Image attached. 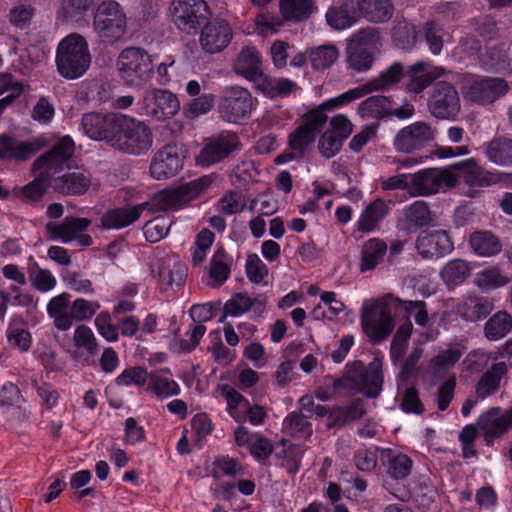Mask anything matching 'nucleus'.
<instances>
[{
    "label": "nucleus",
    "mask_w": 512,
    "mask_h": 512,
    "mask_svg": "<svg viewBox=\"0 0 512 512\" xmlns=\"http://www.w3.org/2000/svg\"><path fill=\"white\" fill-rule=\"evenodd\" d=\"M186 266L176 258H167L163 260L157 268L158 284L161 290L166 291L169 288L180 286L186 279Z\"/></svg>",
    "instance_id": "obj_35"
},
{
    "label": "nucleus",
    "mask_w": 512,
    "mask_h": 512,
    "mask_svg": "<svg viewBox=\"0 0 512 512\" xmlns=\"http://www.w3.org/2000/svg\"><path fill=\"white\" fill-rule=\"evenodd\" d=\"M91 185L90 175L85 171H75L64 174L57 179L56 187L63 193L82 195Z\"/></svg>",
    "instance_id": "obj_46"
},
{
    "label": "nucleus",
    "mask_w": 512,
    "mask_h": 512,
    "mask_svg": "<svg viewBox=\"0 0 512 512\" xmlns=\"http://www.w3.org/2000/svg\"><path fill=\"white\" fill-rule=\"evenodd\" d=\"M222 395L227 403L228 414L238 423L245 421L246 414L249 408V402L235 389L224 386Z\"/></svg>",
    "instance_id": "obj_53"
},
{
    "label": "nucleus",
    "mask_w": 512,
    "mask_h": 512,
    "mask_svg": "<svg viewBox=\"0 0 512 512\" xmlns=\"http://www.w3.org/2000/svg\"><path fill=\"white\" fill-rule=\"evenodd\" d=\"M509 87L501 78H470L465 95L474 102L489 104L505 95Z\"/></svg>",
    "instance_id": "obj_20"
},
{
    "label": "nucleus",
    "mask_w": 512,
    "mask_h": 512,
    "mask_svg": "<svg viewBox=\"0 0 512 512\" xmlns=\"http://www.w3.org/2000/svg\"><path fill=\"white\" fill-rule=\"evenodd\" d=\"M254 108L255 100L251 93L240 86L226 88L219 103L220 116L230 123L247 118Z\"/></svg>",
    "instance_id": "obj_11"
},
{
    "label": "nucleus",
    "mask_w": 512,
    "mask_h": 512,
    "mask_svg": "<svg viewBox=\"0 0 512 512\" xmlns=\"http://www.w3.org/2000/svg\"><path fill=\"white\" fill-rule=\"evenodd\" d=\"M139 113L155 121L173 118L180 110L178 96L166 89L147 90L138 103Z\"/></svg>",
    "instance_id": "obj_9"
},
{
    "label": "nucleus",
    "mask_w": 512,
    "mask_h": 512,
    "mask_svg": "<svg viewBox=\"0 0 512 512\" xmlns=\"http://www.w3.org/2000/svg\"><path fill=\"white\" fill-rule=\"evenodd\" d=\"M116 126L111 146L134 155L142 154L151 148L152 133L142 121L120 114Z\"/></svg>",
    "instance_id": "obj_4"
},
{
    "label": "nucleus",
    "mask_w": 512,
    "mask_h": 512,
    "mask_svg": "<svg viewBox=\"0 0 512 512\" xmlns=\"http://www.w3.org/2000/svg\"><path fill=\"white\" fill-rule=\"evenodd\" d=\"M274 453L277 458L283 460L282 465L290 473H295L298 470L302 458V449L299 446L293 445L287 440H282L274 447Z\"/></svg>",
    "instance_id": "obj_56"
},
{
    "label": "nucleus",
    "mask_w": 512,
    "mask_h": 512,
    "mask_svg": "<svg viewBox=\"0 0 512 512\" xmlns=\"http://www.w3.org/2000/svg\"><path fill=\"white\" fill-rule=\"evenodd\" d=\"M507 372L506 364L499 362L494 364L479 380L476 393L481 399L492 395L499 388L501 379Z\"/></svg>",
    "instance_id": "obj_48"
},
{
    "label": "nucleus",
    "mask_w": 512,
    "mask_h": 512,
    "mask_svg": "<svg viewBox=\"0 0 512 512\" xmlns=\"http://www.w3.org/2000/svg\"><path fill=\"white\" fill-rule=\"evenodd\" d=\"M418 254L423 258H440L453 250V242L444 230L420 235L416 241Z\"/></svg>",
    "instance_id": "obj_26"
},
{
    "label": "nucleus",
    "mask_w": 512,
    "mask_h": 512,
    "mask_svg": "<svg viewBox=\"0 0 512 512\" xmlns=\"http://www.w3.org/2000/svg\"><path fill=\"white\" fill-rule=\"evenodd\" d=\"M402 71V66L398 63H394L378 78L365 83V86L369 89V93L386 89L400 80Z\"/></svg>",
    "instance_id": "obj_62"
},
{
    "label": "nucleus",
    "mask_w": 512,
    "mask_h": 512,
    "mask_svg": "<svg viewBox=\"0 0 512 512\" xmlns=\"http://www.w3.org/2000/svg\"><path fill=\"white\" fill-rule=\"evenodd\" d=\"M445 74L447 73L442 67H433L426 62L415 63L410 69L411 86L416 92L422 91Z\"/></svg>",
    "instance_id": "obj_43"
},
{
    "label": "nucleus",
    "mask_w": 512,
    "mask_h": 512,
    "mask_svg": "<svg viewBox=\"0 0 512 512\" xmlns=\"http://www.w3.org/2000/svg\"><path fill=\"white\" fill-rule=\"evenodd\" d=\"M99 309L100 303L98 301L76 298L71 303L72 324L74 321L81 322L90 320Z\"/></svg>",
    "instance_id": "obj_63"
},
{
    "label": "nucleus",
    "mask_w": 512,
    "mask_h": 512,
    "mask_svg": "<svg viewBox=\"0 0 512 512\" xmlns=\"http://www.w3.org/2000/svg\"><path fill=\"white\" fill-rule=\"evenodd\" d=\"M464 350L465 347L460 344L439 350L429 362L430 371L435 376L446 373L459 361Z\"/></svg>",
    "instance_id": "obj_44"
},
{
    "label": "nucleus",
    "mask_w": 512,
    "mask_h": 512,
    "mask_svg": "<svg viewBox=\"0 0 512 512\" xmlns=\"http://www.w3.org/2000/svg\"><path fill=\"white\" fill-rule=\"evenodd\" d=\"M8 344L21 352L29 350L32 344V336L27 328L26 322L19 316H13L6 330Z\"/></svg>",
    "instance_id": "obj_40"
},
{
    "label": "nucleus",
    "mask_w": 512,
    "mask_h": 512,
    "mask_svg": "<svg viewBox=\"0 0 512 512\" xmlns=\"http://www.w3.org/2000/svg\"><path fill=\"white\" fill-rule=\"evenodd\" d=\"M230 258L223 249H218L210 262L207 284L211 287L221 286L230 275Z\"/></svg>",
    "instance_id": "obj_49"
},
{
    "label": "nucleus",
    "mask_w": 512,
    "mask_h": 512,
    "mask_svg": "<svg viewBox=\"0 0 512 512\" xmlns=\"http://www.w3.org/2000/svg\"><path fill=\"white\" fill-rule=\"evenodd\" d=\"M119 115L94 112L84 114L81 121L82 131L93 140H104L110 144L113 134L116 133Z\"/></svg>",
    "instance_id": "obj_24"
},
{
    "label": "nucleus",
    "mask_w": 512,
    "mask_h": 512,
    "mask_svg": "<svg viewBox=\"0 0 512 512\" xmlns=\"http://www.w3.org/2000/svg\"><path fill=\"white\" fill-rule=\"evenodd\" d=\"M453 176V187L463 181L470 187H486L497 181L495 174L484 170L473 158L462 160L449 167Z\"/></svg>",
    "instance_id": "obj_19"
},
{
    "label": "nucleus",
    "mask_w": 512,
    "mask_h": 512,
    "mask_svg": "<svg viewBox=\"0 0 512 512\" xmlns=\"http://www.w3.org/2000/svg\"><path fill=\"white\" fill-rule=\"evenodd\" d=\"M389 210L390 206L386 201L380 198L375 199L358 218L356 222L358 230L365 233L374 231L387 216Z\"/></svg>",
    "instance_id": "obj_38"
},
{
    "label": "nucleus",
    "mask_w": 512,
    "mask_h": 512,
    "mask_svg": "<svg viewBox=\"0 0 512 512\" xmlns=\"http://www.w3.org/2000/svg\"><path fill=\"white\" fill-rule=\"evenodd\" d=\"M27 273L31 285L41 293H48L57 285V279L53 273L41 268L33 257L29 258Z\"/></svg>",
    "instance_id": "obj_50"
},
{
    "label": "nucleus",
    "mask_w": 512,
    "mask_h": 512,
    "mask_svg": "<svg viewBox=\"0 0 512 512\" xmlns=\"http://www.w3.org/2000/svg\"><path fill=\"white\" fill-rule=\"evenodd\" d=\"M144 209L145 205L140 204L109 210L101 219L102 226L105 229H121L129 226L140 218Z\"/></svg>",
    "instance_id": "obj_37"
},
{
    "label": "nucleus",
    "mask_w": 512,
    "mask_h": 512,
    "mask_svg": "<svg viewBox=\"0 0 512 512\" xmlns=\"http://www.w3.org/2000/svg\"><path fill=\"white\" fill-rule=\"evenodd\" d=\"M74 149V141L70 136L59 138L49 152L34 162L33 169L37 174L36 179L23 187L14 188V195L22 196L29 201L39 200L46 191L50 178L64 168L70 167Z\"/></svg>",
    "instance_id": "obj_1"
},
{
    "label": "nucleus",
    "mask_w": 512,
    "mask_h": 512,
    "mask_svg": "<svg viewBox=\"0 0 512 512\" xmlns=\"http://www.w3.org/2000/svg\"><path fill=\"white\" fill-rule=\"evenodd\" d=\"M392 105L385 96H372L358 106V114L362 119H377L391 114Z\"/></svg>",
    "instance_id": "obj_52"
},
{
    "label": "nucleus",
    "mask_w": 512,
    "mask_h": 512,
    "mask_svg": "<svg viewBox=\"0 0 512 512\" xmlns=\"http://www.w3.org/2000/svg\"><path fill=\"white\" fill-rule=\"evenodd\" d=\"M478 426L487 438L502 435L512 427V408L506 413H501L499 408L490 409L479 417Z\"/></svg>",
    "instance_id": "obj_34"
},
{
    "label": "nucleus",
    "mask_w": 512,
    "mask_h": 512,
    "mask_svg": "<svg viewBox=\"0 0 512 512\" xmlns=\"http://www.w3.org/2000/svg\"><path fill=\"white\" fill-rule=\"evenodd\" d=\"M40 140L29 141L15 135H0V160L23 162L31 158L41 147Z\"/></svg>",
    "instance_id": "obj_23"
},
{
    "label": "nucleus",
    "mask_w": 512,
    "mask_h": 512,
    "mask_svg": "<svg viewBox=\"0 0 512 512\" xmlns=\"http://www.w3.org/2000/svg\"><path fill=\"white\" fill-rule=\"evenodd\" d=\"M369 93V89L364 85L349 89L335 97L329 98L316 107L312 108L310 116L316 118L320 122L327 121V112L342 109L347 107L350 103L359 100Z\"/></svg>",
    "instance_id": "obj_27"
},
{
    "label": "nucleus",
    "mask_w": 512,
    "mask_h": 512,
    "mask_svg": "<svg viewBox=\"0 0 512 512\" xmlns=\"http://www.w3.org/2000/svg\"><path fill=\"white\" fill-rule=\"evenodd\" d=\"M326 24L334 31L350 29L357 23L348 0H333L325 12Z\"/></svg>",
    "instance_id": "obj_33"
},
{
    "label": "nucleus",
    "mask_w": 512,
    "mask_h": 512,
    "mask_svg": "<svg viewBox=\"0 0 512 512\" xmlns=\"http://www.w3.org/2000/svg\"><path fill=\"white\" fill-rule=\"evenodd\" d=\"M239 148L238 136L234 133L223 132L205 145L197 156L196 163L202 167L211 166Z\"/></svg>",
    "instance_id": "obj_21"
},
{
    "label": "nucleus",
    "mask_w": 512,
    "mask_h": 512,
    "mask_svg": "<svg viewBox=\"0 0 512 512\" xmlns=\"http://www.w3.org/2000/svg\"><path fill=\"white\" fill-rule=\"evenodd\" d=\"M311 114L312 109L304 114L302 124L289 135V147L296 155H303L311 148L325 124L314 119Z\"/></svg>",
    "instance_id": "obj_25"
},
{
    "label": "nucleus",
    "mask_w": 512,
    "mask_h": 512,
    "mask_svg": "<svg viewBox=\"0 0 512 512\" xmlns=\"http://www.w3.org/2000/svg\"><path fill=\"white\" fill-rule=\"evenodd\" d=\"M484 154L491 163L497 166H512V139L494 138L484 146Z\"/></svg>",
    "instance_id": "obj_42"
},
{
    "label": "nucleus",
    "mask_w": 512,
    "mask_h": 512,
    "mask_svg": "<svg viewBox=\"0 0 512 512\" xmlns=\"http://www.w3.org/2000/svg\"><path fill=\"white\" fill-rule=\"evenodd\" d=\"M380 46L379 33L375 28L357 30L350 37L346 48V63L350 70L366 72L371 69L374 54Z\"/></svg>",
    "instance_id": "obj_5"
},
{
    "label": "nucleus",
    "mask_w": 512,
    "mask_h": 512,
    "mask_svg": "<svg viewBox=\"0 0 512 512\" xmlns=\"http://www.w3.org/2000/svg\"><path fill=\"white\" fill-rule=\"evenodd\" d=\"M99 0H61L58 13L63 18L78 19L94 8Z\"/></svg>",
    "instance_id": "obj_61"
},
{
    "label": "nucleus",
    "mask_w": 512,
    "mask_h": 512,
    "mask_svg": "<svg viewBox=\"0 0 512 512\" xmlns=\"http://www.w3.org/2000/svg\"><path fill=\"white\" fill-rule=\"evenodd\" d=\"M119 78L130 87H142L151 77L153 57L145 49L131 46L123 49L115 62Z\"/></svg>",
    "instance_id": "obj_3"
},
{
    "label": "nucleus",
    "mask_w": 512,
    "mask_h": 512,
    "mask_svg": "<svg viewBox=\"0 0 512 512\" xmlns=\"http://www.w3.org/2000/svg\"><path fill=\"white\" fill-rule=\"evenodd\" d=\"M255 86L269 98L286 97L298 90L297 84L288 78H273L265 74Z\"/></svg>",
    "instance_id": "obj_41"
},
{
    "label": "nucleus",
    "mask_w": 512,
    "mask_h": 512,
    "mask_svg": "<svg viewBox=\"0 0 512 512\" xmlns=\"http://www.w3.org/2000/svg\"><path fill=\"white\" fill-rule=\"evenodd\" d=\"M349 378L364 395L376 397L383 382L381 359L375 358L367 367L362 363H355L349 371Z\"/></svg>",
    "instance_id": "obj_17"
},
{
    "label": "nucleus",
    "mask_w": 512,
    "mask_h": 512,
    "mask_svg": "<svg viewBox=\"0 0 512 512\" xmlns=\"http://www.w3.org/2000/svg\"><path fill=\"white\" fill-rule=\"evenodd\" d=\"M184 155L177 145H166L155 153L150 164V175L156 180H165L182 170Z\"/></svg>",
    "instance_id": "obj_15"
},
{
    "label": "nucleus",
    "mask_w": 512,
    "mask_h": 512,
    "mask_svg": "<svg viewBox=\"0 0 512 512\" xmlns=\"http://www.w3.org/2000/svg\"><path fill=\"white\" fill-rule=\"evenodd\" d=\"M90 63L88 44L81 35L69 34L58 44L56 66L62 77L77 79L88 70Z\"/></svg>",
    "instance_id": "obj_2"
},
{
    "label": "nucleus",
    "mask_w": 512,
    "mask_h": 512,
    "mask_svg": "<svg viewBox=\"0 0 512 512\" xmlns=\"http://www.w3.org/2000/svg\"><path fill=\"white\" fill-rule=\"evenodd\" d=\"M210 176H203L181 186L166 189L155 196L160 210H179L204 193L211 185Z\"/></svg>",
    "instance_id": "obj_10"
},
{
    "label": "nucleus",
    "mask_w": 512,
    "mask_h": 512,
    "mask_svg": "<svg viewBox=\"0 0 512 512\" xmlns=\"http://www.w3.org/2000/svg\"><path fill=\"white\" fill-rule=\"evenodd\" d=\"M509 282L510 278L497 267L483 269L475 276V283L481 289H497L507 285Z\"/></svg>",
    "instance_id": "obj_59"
},
{
    "label": "nucleus",
    "mask_w": 512,
    "mask_h": 512,
    "mask_svg": "<svg viewBox=\"0 0 512 512\" xmlns=\"http://www.w3.org/2000/svg\"><path fill=\"white\" fill-rule=\"evenodd\" d=\"M91 222L86 218L67 217L60 224H48L47 230L51 237L62 243L75 242L77 245L87 247L92 244V237L86 233Z\"/></svg>",
    "instance_id": "obj_14"
},
{
    "label": "nucleus",
    "mask_w": 512,
    "mask_h": 512,
    "mask_svg": "<svg viewBox=\"0 0 512 512\" xmlns=\"http://www.w3.org/2000/svg\"><path fill=\"white\" fill-rule=\"evenodd\" d=\"M314 0H280L279 11L286 22L300 23L313 14Z\"/></svg>",
    "instance_id": "obj_39"
},
{
    "label": "nucleus",
    "mask_w": 512,
    "mask_h": 512,
    "mask_svg": "<svg viewBox=\"0 0 512 512\" xmlns=\"http://www.w3.org/2000/svg\"><path fill=\"white\" fill-rule=\"evenodd\" d=\"M70 294L60 293L52 297L47 305L46 312L53 325L59 331H68L72 327Z\"/></svg>",
    "instance_id": "obj_32"
},
{
    "label": "nucleus",
    "mask_w": 512,
    "mask_h": 512,
    "mask_svg": "<svg viewBox=\"0 0 512 512\" xmlns=\"http://www.w3.org/2000/svg\"><path fill=\"white\" fill-rule=\"evenodd\" d=\"M24 402L18 387L11 382L5 383L0 390V415L11 426L27 422L31 411L23 405Z\"/></svg>",
    "instance_id": "obj_13"
},
{
    "label": "nucleus",
    "mask_w": 512,
    "mask_h": 512,
    "mask_svg": "<svg viewBox=\"0 0 512 512\" xmlns=\"http://www.w3.org/2000/svg\"><path fill=\"white\" fill-rule=\"evenodd\" d=\"M431 213L428 205L424 201H415L402 210V215L398 220L399 229L412 233L431 223Z\"/></svg>",
    "instance_id": "obj_31"
},
{
    "label": "nucleus",
    "mask_w": 512,
    "mask_h": 512,
    "mask_svg": "<svg viewBox=\"0 0 512 512\" xmlns=\"http://www.w3.org/2000/svg\"><path fill=\"white\" fill-rule=\"evenodd\" d=\"M233 39L230 24L223 19L206 21L200 30L199 44L206 54H217L228 47Z\"/></svg>",
    "instance_id": "obj_12"
},
{
    "label": "nucleus",
    "mask_w": 512,
    "mask_h": 512,
    "mask_svg": "<svg viewBox=\"0 0 512 512\" xmlns=\"http://www.w3.org/2000/svg\"><path fill=\"white\" fill-rule=\"evenodd\" d=\"M339 58V49L334 44H325L308 49V59L315 71L330 68Z\"/></svg>",
    "instance_id": "obj_47"
},
{
    "label": "nucleus",
    "mask_w": 512,
    "mask_h": 512,
    "mask_svg": "<svg viewBox=\"0 0 512 512\" xmlns=\"http://www.w3.org/2000/svg\"><path fill=\"white\" fill-rule=\"evenodd\" d=\"M434 138V130L425 122H415L401 129L394 140L395 147L403 153L421 149Z\"/></svg>",
    "instance_id": "obj_22"
},
{
    "label": "nucleus",
    "mask_w": 512,
    "mask_h": 512,
    "mask_svg": "<svg viewBox=\"0 0 512 512\" xmlns=\"http://www.w3.org/2000/svg\"><path fill=\"white\" fill-rule=\"evenodd\" d=\"M471 268L465 260L453 259L445 264L440 271V276L449 287L464 282L470 275Z\"/></svg>",
    "instance_id": "obj_54"
},
{
    "label": "nucleus",
    "mask_w": 512,
    "mask_h": 512,
    "mask_svg": "<svg viewBox=\"0 0 512 512\" xmlns=\"http://www.w3.org/2000/svg\"><path fill=\"white\" fill-rule=\"evenodd\" d=\"M192 439L197 445L201 447L203 441L211 434L214 429L212 420L205 413L196 414L191 420Z\"/></svg>",
    "instance_id": "obj_64"
},
{
    "label": "nucleus",
    "mask_w": 512,
    "mask_h": 512,
    "mask_svg": "<svg viewBox=\"0 0 512 512\" xmlns=\"http://www.w3.org/2000/svg\"><path fill=\"white\" fill-rule=\"evenodd\" d=\"M169 10L175 26L187 34H195L211 16L204 0H173Z\"/></svg>",
    "instance_id": "obj_8"
},
{
    "label": "nucleus",
    "mask_w": 512,
    "mask_h": 512,
    "mask_svg": "<svg viewBox=\"0 0 512 512\" xmlns=\"http://www.w3.org/2000/svg\"><path fill=\"white\" fill-rule=\"evenodd\" d=\"M387 244L379 238H370L362 246L361 270L367 271L375 268L384 258Z\"/></svg>",
    "instance_id": "obj_51"
},
{
    "label": "nucleus",
    "mask_w": 512,
    "mask_h": 512,
    "mask_svg": "<svg viewBox=\"0 0 512 512\" xmlns=\"http://www.w3.org/2000/svg\"><path fill=\"white\" fill-rule=\"evenodd\" d=\"M490 302L481 297H469L458 307L459 314L466 320L477 321L490 313Z\"/></svg>",
    "instance_id": "obj_55"
},
{
    "label": "nucleus",
    "mask_w": 512,
    "mask_h": 512,
    "mask_svg": "<svg viewBox=\"0 0 512 512\" xmlns=\"http://www.w3.org/2000/svg\"><path fill=\"white\" fill-rule=\"evenodd\" d=\"M430 112L439 119H453L460 111V98L456 89L447 82L435 85L428 103Z\"/></svg>",
    "instance_id": "obj_16"
},
{
    "label": "nucleus",
    "mask_w": 512,
    "mask_h": 512,
    "mask_svg": "<svg viewBox=\"0 0 512 512\" xmlns=\"http://www.w3.org/2000/svg\"><path fill=\"white\" fill-rule=\"evenodd\" d=\"M233 70L256 85L264 75L259 51L253 46L243 47L234 61Z\"/></svg>",
    "instance_id": "obj_28"
},
{
    "label": "nucleus",
    "mask_w": 512,
    "mask_h": 512,
    "mask_svg": "<svg viewBox=\"0 0 512 512\" xmlns=\"http://www.w3.org/2000/svg\"><path fill=\"white\" fill-rule=\"evenodd\" d=\"M358 13L370 23H385L394 13L391 0H356Z\"/></svg>",
    "instance_id": "obj_36"
},
{
    "label": "nucleus",
    "mask_w": 512,
    "mask_h": 512,
    "mask_svg": "<svg viewBox=\"0 0 512 512\" xmlns=\"http://www.w3.org/2000/svg\"><path fill=\"white\" fill-rule=\"evenodd\" d=\"M512 329V317L506 312H497L485 325V336L491 341L505 337Z\"/></svg>",
    "instance_id": "obj_58"
},
{
    "label": "nucleus",
    "mask_w": 512,
    "mask_h": 512,
    "mask_svg": "<svg viewBox=\"0 0 512 512\" xmlns=\"http://www.w3.org/2000/svg\"><path fill=\"white\" fill-rule=\"evenodd\" d=\"M469 244L472 251L480 257H492L500 253L502 245L491 232L479 231L470 235Z\"/></svg>",
    "instance_id": "obj_45"
},
{
    "label": "nucleus",
    "mask_w": 512,
    "mask_h": 512,
    "mask_svg": "<svg viewBox=\"0 0 512 512\" xmlns=\"http://www.w3.org/2000/svg\"><path fill=\"white\" fill-rule=\"evenodd\" d=\"M412 195H431L453 187V176L448 169H424L412 174Z\"/></svg>",
    "instance_id": "obj_18"
},
{
    "label": "nucleus",
    "mask_w": 512,
    "mask_h": 512,
    "mask_svg": "<svg viewBox=\"0 0 512 512\" xmlns=\"http://www.w3.org/2000/svg\"><path fill=\"white\" fill-rule=\"evenodd\" d=\"M320 303L311 311L315 320H328L331 322H341V314L349 316L352 314L346 305L337 297L333 291H324L320 293Z\"/></svg>",
    "instance_id": "obj_30"
},
{
    "label": "nucleus",
    "mask_w": 512,
    "mask_h": 512,
    "mask_svg": "<svg viewBox=\"0 0 512 512\" xmlns=\"http://www.w3.org/2000/svg\"><path fill=\"white\" fill-rule=\"evenodd\" d=\"M94 29L105 42L120 40L126 33L127 19L120 5L113 0L103 1L94 15Z\"/></svg>",
    "instance_id": "obj_7"
},
{
    "label": "nucleus",
    "mask_w": 512,
    "mask_h": 512,
    "mask_svg": "<svg viewBox=\"0 0 512 512\" xmlns=\"http://www.w3.org/2000/svg\"><path fill=\"white\" fill-rule=\"evenodd\" d=\"M234 440L239 447L246 448L257 461H264L274 451L271 443L258 433L239 426L234 431Z\"/></svg>",
    "instance_id": "obj_29"
},
{
    "label": "nucleus",
    "mask_w": 512,
    "mask_h": 512,
    "mask_svg": "<svg viewBox=\"0 0 512 512\" xmlns=\"http://www.w3.org/2000/svg\"><path fill=\"white\" fill-rule=\"evenodd\" d=\"M361 325L373 343L387 338L394 328L388 304L383 299H369L363 302Z\"/></svg>",
    "instance_id": "obj_6"
},
{
    "label": "nucleus",
    "mask_w": 512,
    "mask_h": 512,
    "mask_svg": "<svg viewBox=\"0 0 512 512\" xmlns=\"http://www.w3.org/2000/svg\"><path fill=\"white\" fill-rule=\"evenodd\" d=\"M148 389L161 399L177 396L181 391L179 384L175 380L167 378L158 372L150 374Z\"/></svg>",
    "instance_id": "obj_57"
},
{
    "label": "nucleus",
    "mask_w": 512,
    "mask_h": 512,
    "mask_svg": "<svg viewBox=\"0 0 512 512\" xmlns=\"http://www.w3.org/2000/svg\"><path fill=\"white\" fill-rule=\"evenodd\" d=\"M172 225V220L167 216H158L148 221L143 227V234L147 241L156 243L165 238Z\"/></svg>",
    "instance_id": "obj_60"
}]
</instances>
